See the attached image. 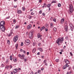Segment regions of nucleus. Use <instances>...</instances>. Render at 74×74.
Masks as SVG:
<instances>
[{
  "mask_svg": "<svg viewBox=\"0 0 74 74\" xmlns=\"http://www.w3.org/2000/svg\"><path fill=\"white\" fill-rule=\"evenodd\" d=\"M10 18V16H8V17L6 18V19H9Z\"/></svg>",
  "mask_w": 74,
  "mask_h": 74,
  "instance_id": "60",
  "label": "nucleus"
},
{
  "mask_svg": "<svg viewBox=\"0 0 74 74\" xmlns=\"http://www.w3.org/2000/svg\"><path fill=\"white\" fill-rule=\"evenodd\" d=\"M29 38H30V39H32L33 38V35H30V34H29Z\"/></svg>",
  "mask_w": 74,
  "mask_h": 74,
  "instance_id": "13",
  "label": "nucleus"
},
{
  "mask_svg": "<svg viewBox=\"0 0 74 74\" xmlns=\"http://www.w3.org/2000/svg\"><path fill=\"white\" fill-rule=\"evenodd\" d=\"M15 47H16V49H18V44H16Z\"/></svg>",
  "mask_w": 74,
  "mask_h": 74,
  "instance_id": "29",
  "label": "nucleus"
},
{
  "mask_svg": "<svg viewBox=\"0 0 74 74\" xmlns=\"http://www.w3.org/2000/svg\"><path fill=\"white\" fill-rule=\"evenodd\" d=\"M13 23H14V24H15L16 23V21H15V19H14L13 20Z\"/></svg>",
  "mask_w": 74,
  "mask_h": 74,
  "instance_id": "45",
  "label": "nucleus"
},
{
  "mask_svg": "<svg viewBox=\"0 0 74 74\" xmlns=\"http://www.w3.org/2000/svg\"><path fill=\"white\" fill-rule=\"evenodd\" d=\"M25 55L24 54H22L21 56V58H20L22 60H23V59H25Z\"/></svg>",
  "mask_w": 74,
  "mask_h": 74,
  "instance_id": "11",
  "label": "nucleus"
},
{
  "mask_svg": "<svg viewBox=\"0 0 74 74\" xmlns=\"http://www.w3.org/2000/svg\"><path fill=\"white\" fill-rule=\"evenodd\" d=\"M69 6L70 12V13H72L73 11V6L72 4H70Z\"/></svg>",
  "mask_w": 74,
  "mask_h": 74,
  "instance_id": "3",
  "label": "nucleus"
},
{
  "mask_svg": "<svg viewBox=\"0 0 74 74\" xmlns=\"http://www.w3.org/2000/svg\"><path fill=\"white\" fill-rule=\"evenodd\" d=\"M38 50H39V51H40L41 52H43V50L42 49L40 48H38Z\"/></svg>",
  "mask_w": 74,
  "mask_h": 74,
  "instance_id": "16",
  "label": "nucleus"
},
{
  "mask_svg": "<svg viewBox=\"0 0 74 74\" xmlns=\"http://www.w3.org/2000/svg\"><path fill=\"white\" fill-rule=\"evenodd\" d=\"M30 74H34L33 73V71H32L31 72V73Z\"/></svg>",
  "mask_w": 74,
  "mask_h": 74,
  "instance_id": "63",
  "label": "nucleus"
},
{
  "mask_svg": "<svg viewBox=\"0 0 74 74\" xmlns=\"http://www.w3.org/2000/svg\"><path fill=\"white\" fill-rule=\"evenodd\" d=\"M42 36V35L40 33H38L37 34V37L38 38H40Z\"/></svg>",
  "mask_w": 74,
  "mask_h": 74,
  "instance_id": "6",
  "label": "nucleus"
},
{
  "mask_svg": "<svg viewBox=\"0 0 74 74\" xmlns=\"http://www.w3.org/2000/svg\"><path fill=\"white\" fill-rule=\"evenodd\" d=\"M66 64L65 66H66V67H69V65H68V64Z\"/></svg>",
  "mask_w": 74,
  "mask_h": 74,
  "instance_id": "47",
  "label": "nucleus"
},
{
  "mask_svg": "<svg viewBox=\"0 0 74 74\" xmlns=\"http://www.w3.org/2000/svg\"><path fill=\"white\" fill-rule=\"evenodd\" d=\"M19 27V25H17L15 27V29H18Z\"/></svg>",
  "mask_w": 74,
  "mask_h": 74,
  "instance_id": "48",
  "label": "nucleus"
},
{
  "mask_svg": "<svg viewBox=\"0 0 74 74\" xmlns=\"http://www.w3.org/2000/svg\"><path fill=\"white\" fill-rule=\"evenodd\" d=\"M34 30H31V31H30L29 32V34L33 35V34H34Z\"/></svg>",
  "mask_w": 74,
  "mask_h": 74,
  "instance_id": "7",
  "label": "nucleus"
},
{
  "mask_svg": "<svg viewBox=\"0 0 74 74\" xmlns=\"http://www.w3.org/2000/svg\"><path fill=\"white\" fill-rule=\"evenodd\" d=\"M41 43H38V46H40V45H41Z\"/></svg>",
  "mask_w": 74,
  "mask_h": 74,
  "instance_id": "57",
  "label": "nucleus"
},
{
  "mask_svg": "<svg viewBox=\"0 0 74 74\" xmlns=\"http://www.w3.org/2000/svg\"><path fill=\"white\" fill-rule=\"evenodd\" d=\"M45 29V30L46 32H48V29L46 28V29Z\"/></svg>",
  "mask_w": 74,
  "mask_h": 74,
  "instance_id": "59",
  "label": "nucleus"
},
{
  "mask_svg": "<svg viewBox=\"0 0 74 74\" xmlns=\"http://www.w3.org/2000/svg\"><path fill=\"white\" fill-rule=\"evenodd\" d=\"M56 28L54 27L53 28V30L55 32H56Z\"/></svg>",
  "mask_w": 74,
  "mask_h": 74,
  "instance_id": "25",
  "label": "nucleus"
},
{
  "mask_svg": "<svg viewBox=\"0 0 74 74\" xmlns=\"http://www.w3.org/2000/svg\"><path fill=\"white\" fill-rule=\"evenodd\" d=\"M71 67L70 66L69 67L68 70H71Z\"/></svg>",
  "mask_w": 74,
  "mask_h": 74,
  "instance_id": "56",
  "label": "nucleus"
},
{
  "mask_svg": "<svg viewBox=\"0 0 74 74\" xmlns=\"http://www.w3.org/2000/svg\"><path fill=\"white\" fill-rule=\"evenodd\" d=\"M64 22V19L62 18L61 20V23H63Z\"/></svg>",
  "mask_w": 74,
  "mask_h": 74,
  "instance_id": "17",
  "label": "nucleus"
},
{
  "mask_svg": "<svg viewBox=\"0 0 74 74\" xmlns=\"http://www.w3.org/2000/svg\"><path fill=\"white\" fill-rule=\"evenodd\" d=\"M22 55H21V54H19L18 55V57H19V58H21V56Z\"/></svg>",
  "mask_w": 74,
  "mask_h": 74,
  "instance_id": "43",
  "label": "nucleus"
},
{
  "mask_svg": "<svg viewBox=\"0 0 74 74\" xmlns=\"http://www.w3.org/2000/svg\"><path fill=\"white\" fill-rule=\"evenodd\" d=\"M18 36H16L15 37H14L13 39L14 41V42H16V41L18 40Z\"/></svg>",
  "mask_w": 74,
  "mask_h": 74,
  "instance_id": "5",
  "label": "nucleus"
},
{
  "mask_svg": "<svg viewBox=\"0 0 74 74\" xmlns=\"http://www.w3.org/2000/svg\"><path fill=\"white\" fill-rule=\"evenodd\" d=\"M23 53L24 54H26V50H23Z\"/></svg>",
  "mask_w": 74,
  "mask_h": 74,
  "instance_id": "38",
  "label": "nucleus"
},
{
  "mask_svg": "<svg viewBox=\"0 0 74 74\" xmlns=\"http://www.w3.org/2000/svg\"><path fill=\"white\" fill-rule=\"evenodd\" d=\"M27 29H30L32 28V25L31 24L29 25L27 27Z\"/></svg>",
  "mask_w": 74,
  "mask_h": 74,
  "instance_id": "12",
  "label": "nucleus"
},
{
  "mask_svg": "<svg viewBox=\"0 0 74 74\" xmlns=\"http://www.w3.org/2000/svg\"><path fill=\"white\" fill-rule=\"evenodd\" d=\"M53 21L55 22H56V18H54L53 19Z\"/></svg>",
  "mask_w": 74,
  "mask_h": 74,
  "instance_id": "32",
  "label": "nucleus"
},
{
  "mask_svg": "<svg viewBox=\"0 0 74 74\" xmlns=\"http://www.w3.org/2000/svg\"><path fill=\"white\" fill-rule=\"evenodd\" d=\"M69 53H70L71 56H73V53H72L71 52H70Z\"/></svg>",
  "mask_w": 74,
  "mask_h": 74,
  "instance_id": "37",
  "label": "nucleus"
},
{
  "mask_svg": "<svg viewBox=\"0 0 74 74\" xmlns=\"http://www.w3.org/2000/svg\"><path fill=\"white\" fill-rule=\"evenodd\" d=\"M8 68H10V66H8L5 67V68L6 69H8Z\"/></svg>",
  "mask_w": 74,
  "mask_h": 74,
  "instance_id": "46",
  "label": "nucleus"
},
{
  "mask_svg": "<svg viewBox=\"0 0 74 74\" xmlns=\"http://www.w3.org/2000/svg\"><path fill=\"white\" fill-rule=\"evenodd\" d=\"M66 46H64V47H63V49H66Z\"/></svg>",
  "mask_w": 74,
  "mask_h": 74,
  "instance_id": "44",
  "label": "nucleus"
},
{
  "mask_svg": "<svg viewBox=\"0 0 74 74\" xmlns=\"http://www.w3.org/2000/svg\"><path fill=\"white\" fill-rule=\"evenodd\" d=\"M51 6V4H49L47 5V7L48 8H50Z\"/></svg>",
  "mask_w": 74,
  "mask_h": 74,
  "instance_id": "23",
  "label": "nucleus"
},
{
  "mask_svg": "<svg viewBox=\"0 0 74 74\" xmlns=\"http://www.w3.org/2000/svg\"><path fill=\"white\" fill-rule=\"evenodd\" d=\"M32 18H33V17L30 15H29L28 16V18H29V19H32Z\"/></svg>",
  "mask_w": 74,
  "mask_h": 74,
  "instance_id": "22",
  "label": "nucleus"
},
{
  "mask_svg": "<svg viewBox=\"0 0 74 74\" xmlns=\"http://www.w3.org/2000/svg\"><path fill=\"white\" fill-rule=\"evenodd\" d=\"M13 33V32L12 31V30H11L10 32V33L9 34L8 36V37H10V36H11V35H12V34Z\"/></svg>",
  "mask_w": 74,
  "mask_h": 74,
  "instance_id": "15",
  "label": "nucleus"
},
{
  "mask_svg": "<svg viewBox=\"0 0 74 74\" xmlns=\"http://www.w3.org/2000/svg\"><path fill=\"white\" fill-rule=\"evenodd\" d=\"M20 52H23V49H21L20 50Z\"/></svg>",
  "mask_w": 74,
  "mask_h": 74,
  "instance_id": "53",
  "label": "nucleus"
},
{
  "mask_svg": "<svg viewBox=\"0 0 74 74\" xmlns=\"http://www.w3.org/2000/svg\"><path fill=\"white\" fill-rule=\"evenodd\" d=\"M35 52H36V49L35 48H34L32 50V52L33 53H34Z\"/></svg>",
  "mask_w": 74,
  "mask_h": 74,
  "instance_id": "18",
  "label": "nucleus"
},
{
  "mask_svg": "<svg viewBox=\"0 0 74 74\" xmlns=\"http://www.w3.org/2000/svg\"><path fill=\"white\" fill-rule=\"evenodd\" d=\"M43 5L44 6H45V8H46V7H47V4L44 3L43 4Z\"/></svg>",
  "mask_w": 74,
  "mask_h": 74,
  "instance_id": "31",
  "label": "nucleus"
},
{
  "mask_svg": "<svg viewBox=\"0 0 74 74\" xmlns=\"http://www.w3.org/2000/svg\"><path fill=\"white\" fill-rule=\"evenodd\" d=\"M9 67H10V69H12V65H10Z\"/></svg>",
  "mask_w": 74,
  "mask_h": 74,
  "instance_id": "52",
  "label": "nucleus"
},
{
  "mask_svg": "<svg viewBox=\"0 0 74 74\" xmlns=\"http://www.w3.org/2000/svg\"><path fill=\"white\" fill-rule=\"evenodd\" d=\"M21 46H23V42H21Z\"/></svg>",
  "mask_w": 74,
  "mask_h": 74,
  "instance_id": "50",
  "label": "nucleus"
},
{
  "mask_svg": "<svg viewBox=\"0 0 74 74\" xmlns=\"http://www.w3.org/2000/svg\"><path fill=\"white\" fill-rule=\"evenodd\" d=\"M50 25L51 28H53V27H54V26H53V23H51L50 24Z\"/></svg>",
  "mask_w": 74,
  "mask_h": 74,
  "instance_id": "20",
  "label": "nucleus"
},
{
  "mask_svg": "<svg viewBox=\"0 0 74 74\" xmlns=\"http://www.w3.org/2000/svg\"><path fill=\"white\" fill-rule=\"evenodd\" d=\"M64 29L65 32L67 33L68 32V27L66 25L65 26Z\"/></svg>",
  "mask_w": 74,
  "mask_h": 74,
  "instance_id": "9",
  "label": "nucleus"
},
{
  "mask_svg": "<svg viewBox=\"0 0 74 74\" xmlns=\"http://www.w3.org/2000/svg\"><path fill=\"white\" fill-rule=\"evenodd\" d=\"M42 15H43V16H45V13H42Z\"/></svg>",
  "mask_w": 74,
  "mask_h": 74,
  "instance_id": "55",
  "label": "nucleus"
},
{
  "mask_svg": "<svg viewBox=\"0 0 74 74\" xmlns=\"http://www.w3.org/2000/svg\"><path fill=\"white\" fill-rule=\"evenodd\" d=\"M25 44L27 46L29 45L30 44V40L28 39H27L25 40Z\"/></svg>",
  "mask_w": 74,
  "mask_h": 74,
  "instance_id": "4",
  "label": "nucleus"
},
{
  "mask_svg": "<svg viewBox=\"0 0 74 74\" xmlns=\"http://www.w3.org/2000/svg\"><path fill=\"white\" fill-rule=\"evenodd\" d=\"M56 62H57V63H58V62H59V59H57L55 60Z\"/></svg>",
  "mask_w": 74,
  "mask_h": 74,
  "instance_id": "30",
  "label": "nucleus"
},
{
  "mask_svg": "<svg viewBox=\"0 0 74 74\" xmlns=\"http://www.w3.org/2000/svg\"><path fill=\"white\" fill-rule=\"evenodd\" d=\"M25 7H22V10H23V11H25Z\"/></svg>",
  "mask_w": 74,
  "mask_h": 74,
  "instance_id": "33",
  "label": "nucleus"
},
{
  "mask_svg": "<svg viewBox=\"0 0 74 74\" xmlns=\"http://www.w3.org/2000/svg\"><path fill=\"white\" fill-rule=\"evenodd\" d=\"M63 69H66V66L65 65H64V66H63Z\"/></svg>",
  "mask_w": 74,
  "mask_h": 74,
  "instance_id": "34",
  "label": "nucleus"
},
{
  "mask_svg": "<svg viewBox=\"0 0 74 74\" xmlns=\"http://www.w3.org/2000/svg\"><path fill=\"white\" fill-rule=\"evenodd\" d=\"M17 14H20L22 13V11L19 10H17Z\"/></svg>",
  "mask_w": 74,
  "mask_h": 74,
  "instance_id": "14",
  "label": "nucleus"
},
{
  "mask_svg": "<svg viewBox=\"0 0 74 74\" xmlns=\"http://www.w3.org/2000/svg\"><path fill=\"white\" fill-rule=\"evenodd\" d=\"M46 62H47V60H44L43 62L44 63H46Z\"/></svg>",
  "mask_w": 74,
  "mask_h": 74,
  "instance_id": "54",
  "label": "nucleus"
},
{
  "mask_svg": "<svg viewBox=\"0 0 74 74\" xmlns=\"http://www.w3.org/2000/svg\"><path fill=\"white\" fill-rule=\"evenodd\" d=\"M27 55H29V52H27Z\"/></svg>",
  "mask_w": 74,
  "mask_h": 74,
  "instance_id": "61",
  "label": "nucleus"
},
{
  "mask_svg": "<svg viewBox=\"0 0 74 74\" xmlns=\"http://www.w3.org/2000/svg\"><path fill=\"white\" fill-rule=\"evenodd\" d=\"M7 43L8 44H10V40H8L7 41Z\"/></svg>",
  "mask_w": 74,
  "mask_h": 74,
  "instance_id": "40",
  "label": "nucleus"
},
{
  "mask_svg": "<svg viewBox=\"0 0 74 74\" xmlns=\"http://www.w3.org/2000/svg\"><path fill=\"white\" fill-rule=\"evenodd\" d=\"M58 7H60L61 6V4H60V3H59L58 4Z\"/></svg>",
  "mask_w": 74,
  "mask_h": 74,
  "instance_id": "36",
  "label": "nucleus"
},
{
  "mask_svg": "<svg viewBox=\"0 0 74 74\" xmlns=\"http://www.w3.org/2000/svg\"><path fill=\"white\" fill-rule=\"evenodd\" d=\"M5 25V21H1L0 23V29L2 32H5V27H4Z\"/></svg>",
  "mask_w": 74,
  "mask_h": 74,
  "instance_id": "1",
  "label": "nucleus"
},
{
  "mask_svg": "<svg viewBox=\"0 0 74 74\" xmlns=\"http://www.w3.org/2000/svg\"><path fill=\"white\" fill-rule=\"evenodd\" d=\"M13 60L14 62H15L17 61V59L16 58H14L13 59Z\"/></svg>",
  "mask_w": 74,
  "mask_h": 74,
  "instance_id": "21",
  "label": "nucleus"
},
{
  "mask_svg": "<svg viewBox=\"0 0 74 74\" xmlns=\"http://www.w3.org/2000/svg\"><path fill=\"white\" fill-rule=\"evenodd\" d=\"M64 62L65 63H66V64H69V63H70V62H69V61L67 60V59L64 60Z\"/></svg>",
  "mask_w": 74,
  "mask_h": 74,
  "instance_id": "10",
  "label": "nucleus"
},
{
  "mask_svg": "<svg viewBox=\"0 0 74 74\" xmlns=\"http://www.w3.org/2000/svg\"><path fill=\"white\" fill-rule=\"evenodd\" d=\"M69 26L70 27H71V28H72V29H74V27L73 25V24L71 23H69Z\"/></svg>",
  "mask_w": 74,
  "mask_h": 74,
  "instance_id": "8",
  "label": "nucleus"
},
{
  "mask_svg": "<svg viewBox=\"0 0 74 74\" xmlns=\"http://www.w3.org/2000/svg\"><path fill=\"white\" fill-rule=\"evenodd\" d=\"M36 42H34L33 43V46H36Z\"/></svg>",
  "mask_w": 74,
  "mask_h": 74,
  "instance_id": "28",
  "label": "nucleus"
},
{
  "mask_svg": "<svg viewBox=\"0 0 74 74\" xmlns=\"http://www.w3.org/2000/svg\"><path fill=\"white\" fill-rule=\"evenodd\" d=\"M18 69H14V70H15L16 71H17V70H18Z\"/></svg>",
  "mask_w": 74,
  "mask_h": 74,
  "instance_id": "51",
  "label": "nucleus"
},
{
  "mask_svg": "<svg viewBox=\"0 0 74 74\" xmlns=\"http://www.w3.org/2000/svg\"><path fill=\"white\" fill-rule=\"evenodd\" d=\"M44 56H42L40 57V58H41L42 59H43V58H44Z\"/></svg>",
  "mask_w": 74,
  "mask_h": 74,
  "instance_id": "58",
  "label": "nucleus"
},
{
  "mask_svg": "<svg viewBox=\"0 0 74 74\" xmlns=\"http://www.w3.org/2000/svg\"><path fill=\"white\" fill-rule=\"evenodd\" d=\"M31 15H34V13H33V12H32L31 13Z\"/></svg>",
  "mask_w": 74,
  "mask_h": 74,
  "instance_id": "41",
  "label": "nucleus"
},
{
  "mask_svg": "<svg viewBox=\"0 0 74 74\" xmlns=\"http://www.w3.org/2000/svg\"><path fill=\"white\" fill-rule=\"evenodd\" d=\"M13 72L14 74H16V73H17L18 72V71H13Z\"/></svg>",
  "mask_w": 74,
  "mask_h": 74,
  "instance_id": "49",
  "label": "nucleus"
},
{
  "mask_svg": "<svg viewBox=\"0 0 74 74\" xmlns=\"http://www.w3.org/2000/svg\"><path fill=\"white\" fill-rule=\"evenodd\" d=\"M42 10H40L39 12V14H42Z\"/></svg>",
  "mask_w": 74,
  "mask_h": 74,
  "instance_id": "26",
  "label": "nucleus"
},
{
  "mask_svg": "<svg viewBox=\"0 0 74 74\" xmlns=\"http://www.w3.org/2000/svg\"><path fill=\"white\" fill-rule=\"evenodd\" d=\"M41 70H42V71L43 70H44V68H42L41 69Z\"/></svg>",
  "mask_w": 74,
  "mask_h": 74,
  "instance_id": "64",
  "label": "nucleus"
},
{
  "mask_svg": "<svg viewBox=\"0 0 74 74\" xmlns=\"http://www.w3.org/2000/svg\"><path fill=\"white\" fill-rule=\"evenodd\" d=\"M1 67H2H2H4V64H1Z\"/></svg>",
  "mask_w": 74,
  "mask_h": 74,
  "instance_id": "35",
  "label": "nucleus"
},
{
  "mask_svg": "<svg viewBox=\"0 0 74 74\" xmlns=\"http://www.w3.org/2000/svg\"><path fill=\"white\" fill-rule=\"evenodd\" d=\"M44 29H45V26H43L42 27H41L40 28V31H42V30H44Z\"/></svg>",
  "mask_w": 74,
  "mask_h": 74,
  "instance_id": "19",
  "label": "nucleus"
},
{
  "mask_svg": "<svg viewBox=\"0 0 74 74\" xmlns=\"http://www.w3.org/2000/svg\"><path fill=\"white\" fill-rule=\"evenodd\" d=\"M56 3V1H53L51 3V4H53V3Z\"/></svg>",
  "mask_w": 74,
  "mask_h": 74,
  "instance_id": "24",
  "label": "nucleus"
},
{
  "mask_svg": "<svg viewBox=\"0 0 74 74\" xmlns=\"http://www.w3.org/2000/svg\"><path fill=\"white\" fill-rule=\"evenodd\" d=\"M39 2L40 3H41V0H39Z\"/></svg>",
  "mask_w": 74,
  "mask_h": 74,
  "instance_id": "62",
  "label": "nucleus"
},
{
  "mask_svg": "<svg viewBox=\"0 0 74 74\" xmlns=\"http://www.w3.org/2000/svg\"><path fill=\"white\" fill-rule=\"evenodd\" d=\"M10 59L11 60H12V56H10Z\"/></svg>",
  "mask_w": 74,
  "mask_h": 74,
  "instance_id": "42",
  "label": "nucleus"
},
{
  "mask_svg": "<svg viewBox=\"0 0 74 74\" xmlns=\"http://www.w3.org/2000/svg\"><path fill=\"white\" fill-rule=\"evenodd\" d=\"M64 41V38L62 37L61 38L59 37L58 38L56 41V42L57 44L58 45H60V44H62L63 42Z\"/></svg>",
  "mask_w": 74,
  "mask_h": 74,
  "instance_id": "2",
  "label": "nucleus"
},
{
  "mask_svg": "<svg viewBox=\"0 0 74 74\" xmlns=\"http://www.w3.org/2000/svg\"><path fill=\"white\" fill-rule=\"evenodd\" d=\"M9 62H10V60H9V59H7L6 61V63H9Z\"/></svg>",
  "mask_w": 74,
  "mask_h": 74,
  "instance_id": "27",
  "label": "nucleus"
},
{
  "mask_svg": "<svg viewBox=\"0 0 74 74\" xmlns=\"http://www.w3.org/2000/svg\"><path fill=\"white\" fill-rule=\"evenodd\" d=\"M38 74H40V73H41V71L40 70H39L38 71Z\"/></svg>",
  "mask_w": 74,
  "mask_h": 74,
  "instance_id": "39",
  "label": "nucleus"
}]
</instances>
